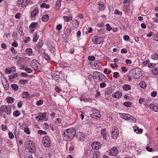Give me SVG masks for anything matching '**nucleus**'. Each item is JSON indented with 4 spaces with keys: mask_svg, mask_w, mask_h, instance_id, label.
I'll list each match as a JSON object with an SVG mask.
<instances>
[{
    "mask_svg": "<svg viewBox=\"0 0 158 158\" xmlns=\"http://www.w3.org/2000/svg\"><path fill=\"white\" fill-rule=\"evenodd\" d=\"M114 14L116 15H122V13L121 12L119 11L118 10L115 9L114 11Z\"/></svg>",
    "mask_w": 158,
    "mask_h": 158,
    "instance_id": "nucleus-52",
    "label": "nucleus"
},
{
    "mask_svg": "<svg viewBox=\"0 0 158 158\" xmlns=\"http://www.w3.org/2000/svg\"><path fill=\"white\" fill-rule=\"evenodd\" d=\"M106 29L108 31H110L112 29V28L110 27V26L109 24L107 23L106 24Z\"/></svg>",
    "mask_w": 158,
    "mask_h": 158,
    "instance_id": "nucleus-55",
    "label": "nucleus"
},
{
    "mask_svg": "<svg viewBox=\"0 0 158 158\" xmlns=\"http://www.w3.org/2000/svg\"><path fill=\"white\" fill-rule=\"evenodd\" d=\"M62 25L60 24L57 25L56 27V29L58 30H60L62 28Z\"/></svg>",
    "mask_w": 158,
    "mask_h": 158,
    "instance_id": "nucleus-63",
    "label": "nucleus"
},
{
    "mask_svg": "<svg viewBox=\"0 0 158 158\" xmlns=\"http://www.w3.org/2000/svg\"><path fill=\"white\" fill-rule=\"evenodd\" d=\"M128 120H131L133 122L135 123L136 122V119L133 116L129 115Z\"/></svg>",
    "mask_w": 158,
    "mask_h": 158,
    "instance_id": "nucleus-37",
    "label": "nucleus"
},
{
    "mask_svg": "<svg viewBox=\"0 0 158 158\" xmlns=\"http://www.w3.org/2000/svg\"><path fill=\"white\" fill-rule=\"evenodd\" d=\"M118 153V151L116 148L113 147L110 150L109 155L111 156H115Z\"/></svg>",
    "mask_w": 158,
    "mask_h": 158,
    "instance_id": "nucleus-11",
    "label": "nucleus"
},
{
    "mask_svg": "<svg viewBox=\"0 0 158 158\" xmlns=\"http://www.w3.org/2000/svg\"><path fill=\"white\" fill-rule=\"evenodd\" d=\"M92 41L94 44H97L102 43L103 39L101 37L94 36L92 39Z\"/></svg>",
    "mask_w": 158,
    "mask_h": 158,
    "instance_id": "nucleus-6",
    "label": "nucleus"
},
{
    "mask_svg": "<svg viewBox=\"0 0 158 158\" xmlns=\"http://www.w3.org/2000/svg\"><path fill=\"white\" fill-rule=\"evenodd\" d=\"M111 70L110 69L108 70L107 69H105L104 71V73L106 74H109L111 73Z\"/></svg>",
    "mask_w": 158,
    "mask_h": 158,
    "instance_id": "nucleus-49",
    "label": "nucleus"
},
{
    "mask_svg": "<svg viewBox=\"0 0 158 158\" xmlns=\"http://www.w3.org/2000/svg\"><path fill=\"white\" fill-rule=\"evenodd\" d=\"M100 113V112L98 110H93L90 112V115L92 118L97 119L101 117Z\"/></svg>",
    "mask_w": 158,
    "mask_h": 158,
    "instance_id": "nucleus-4",
    "label": "nucleus"
},
{
    "mask_svg": "<svg viewBox=\"0 0 158 158\" xmlns=\"http://www.w3.org/2000/svg\"><path fill=\"white\" fill-rule=\"evenodd\" d=\"M73 24L74 27L77 28L79 26V22L77 20H73Z\"/></svg>",
    "mask_w": 158,
    "mask_h": 158,
    "instance_id": "nucleus-24",
    "label": "nucleus"
},
{
    "mask_svg": "<svg viewBox=\"0 0 158 158\" xmlns=\"http://www.w3.org/2000/svg\"><path fill=\"white\" fill-rule=\"evenodd\" d=\"M42 142L43 145L46 147L49 148L51 145V141L48 136H45L43 138Z\"/></svg>",
    "mask_w": 158,
    "mask_h": 158,
    "instance_id": "nucleus-3",
    "label": "nucleus"
},
{
    "mask_svg": "<svg viewBox=\"0 0 158 158\" xmlns=\"http://www.w3.org/2000/svg\"><path fill=\"white\" fill-rule=\"evenodd\" d=\"M26 51L29 55H31V54L32 52V49L30 48L27 49Z\"/></svg>",
    "mask_w": 158,
    "mask_h": 158,
    "instance_id": "nucleus-57",
    "label": "nucleus"
},
{
    "mask_svg": "<svg viewBox=\"0 0 158 158\" xmlns=\"http://www.w3.org/2000/svg\"><path fill=\"white\" fill-rule=\"evenodd\" d=\"M77 139L80 141L83 142L85 139V135L82 132L78 133L76 135Z\"/></svg>",
    "mask_w": 158,
    "mask_h": 158,
    "instance_id": "nucleus-7",
    "label": "nucleus"
},
{
    "mask_svg": "<svg viewBox=\"0 0 158 158\" xmlns=\"http://www.w3.org/2000/svg\"><path fill=\"white\" fill-rule=\"evenodd\" d=\"M42 20L44 22H46L49 19V16L48 15H43L42 18Z\"/></svg>",
    "mask_w": 158,
    "mask_h": 158,
    "instance_id": "nucleus-28",
    "label": "nucleus"
},
{
    "mask_svg": "<svg viewBox=\"0 0 158 158\" xmlns=\"http://www.w3.org/2000/svg\"><path fill=\"white\" fill-rule=\"evenodd\" d=\"M29 2L28 0H22L21 4V6L22 7L24 8L27 5Z\"/></svg>",
    "mask_w": 158,
    "mask_h": 158,
    "instance_id": "nucleus-20",
    "label": "nucleus"
},
{
    "mask_svg": "<svg viewBox=\"0 0 158 158\" xmlns=\"http://www.w3.org/2000/svg\"><path fill=\"white\" fill-rule=\"evenodd\" d=\"M29 94L27 92H24L22 94V97L23 98H25L28 96Z\"/></svg>",
    "mask_w": 158,
    "mask_h": 158,
    "instance_id": "nucleus-44",
    "label": "nucleus"
},
{
    "mask_svg": "<svg viewBox=\"0 0 158 158\" xmlns=\"http://www.w3.org/2000/svg\"><path fill=\"white\" fill-rule=\"evenodd\" d=\"M123 88L124 91H127L131 89V87L129 85L125 84L123 86Z\"/></svg>",
    "mask_w": 158,
    "mask_h": 158,
    "instance_id": "nucleus-22",
    "label": "nucleus"
},
{
    "mask_svg": "<svg viewBox=\"0 0 158 158\" xmlns=\"http://www.w3.org/2000/svg\"><path fill=\"white\" fill-rule=\"evenodd\" d=\"M18 31L19 33L21 36H23L24 33L23 31L22 28L21 27H19L18 28Z\"/></svg>",
    "mask_w": 158,
    "mask_h": 158,
    "instance_id": "nucleus-25",
    "label": "nucleus"
},
{
    "mask_svg": "<svg viewBox=\"0 0 158 158\" xmlns=\"http://www.w3.org/2000/svg\"><path fill=\"white\" fill-rule=\"evenodd\" d=\"M34 35L33 41L36 42L39 38V35H37L36 33H35Z\"/></svg>",
    "mask_w": 158,
    "mask_h": 158,
    "instance_id": "nucleus-40",
    "label": "nucleus"
},
{
    "mask_svg": "<svg viewBox=\"0 0 158 158\" xmlns=\"http://www.w3.org/2000/svg\"><path fill=\"white\" fill-rule=\"evenodd\" d=\"M91 146L93 149L98 150L101 148V144L99 142H94L92 143Z\"/></svg>",
    "mask_w": 158,
    "mask_h": 158,
    "instance_id": "nucleus-8",
    "label": "nucleus"
},
{
    "mask_svg": "<svg viewBox=\"0 0 158 158\" xmlns=\"http://www.w3.org/2000/svg\"><path fill=\"white\" fill-rule=\"evenodd\" d=\"M151 58L152 59L156 60L158 59V56L157 54H155L152 55Z\"/></svg>",
    "mask_w": 158,
    "mask_h": 158,
    "instance_id": "nucleus-42",
    "label": "nucleus"
},
{
    "mask_svg": "<svg viewBox=\"0 0 158 158\" xmlns=\"http://www.w3.org/2000/svg\"><path fill=\"white\" fill-rule=\"evenodd\" d=\"M106 128L103 129L101 130V135L102 136L103 138L105 139H106Z\"/></svg>",
    "mask_w": 158,
    "mask_h": 158,
    "instance_id": "nucleus-23",
    "label": "nucleus"
},
{
    "mask_svg": "<svg viewBox=\"0 0 158 158\" xmlns=\"http://www.w3.org/2000/svg\"><path fill=\"white\" fill-rule=\"evenodd\" d=\"M11 70L10 69H6L5 70V72L7 74H9L11 73Z\"/></svg>",
    "mask_w": 158,
    "mask_h": 158,
    "instance_id": "nucleus-56",
    "label": "nucleus"
},
{
    "mask_svg": "<svg viewBox=\"0 0 158 158\" xmlns=\"http://www.w3.org/2000/svg\"><path fill=\"white\" fill-rule=\"evenodd\" d=\"M28 82V80H20L19 81V83L22 85H24L25 84L27 83Z\"/></svg>",
    "mask_w": 158,
    "mask_h": 158,
    "instance_id": "nucleus-41",
    "label": "nucleus"
},
{
    "mask_svg": "<svg viewBox=\"0 0 158 158\" xmlns=\"http://www.w3.org/2000/svg\"><path fill=\"white\" fill-rule=\"evenodd\" d=\"M12 89L14 91H17L18 89V85L15 84H12L11 85Z\"/></svg>",
    "mask_w": 158,
    "mask_h": 158,
    "instance_id": "nucleus-29",
    "label": "nucleus"
},
{
    "mask_svg": "<svg viewBox=\"0 0 158 158\" xmlns=\"http://www.w3.org/2000/svg\"><path fill=\"white\" fill-rule=\"evenodd\" d=\"M24 132L27 134H29L30 133L29 129L28 127H26L24 128Z\"/></svg>",
    "mask_w": 158,
    "mask_h": 158,
    "instance_id": "nucleus-50",
    "label": "nucleus"
},
{
    "mask_svg": "<svg viewBox=\"0 0 158 158\" xmlns=\"http://www.w3.org/2000/svg\"><path fill=\"white\" fill-rule=\"evenodd\" d=\"M118 131L117 127L113 126L112 127L111 136L112 138L114 139H117L118 136Z\"/></svg>",
    "mask_w": 158,
    "mask_h": 158,
    "instance_id": "nucleus-5",
    "label": "nucleus"
},
{
    "mask_svg": "<svg viewBox=\"0 0 158 158\" xmlns=\"http://www.w3.org/2000/svg\"><path fill=\"white\" fill-rule=\"evenodd\" d=\"M76 133L74 128H71L66 130L63 133L64 138L66 140H72L75 136Z\"/></svg>",
    "mask_w": 158,
    "mask_h": 158,
    "instance_id": "nucleus-1",
    "label": "nucleus"
},
{
    "mask_svg": "<svg viewBox=\"0 0 158 158\" xmlns=\"http://www.w3.org/2000/svg\"><path fill=\"white\" fill-rule=\"evenodd\" d=\"M61 4V3L60 1L58 0L56 2L55 6L56 7L59 8Z\"/></svg>",
    "mask_w": 158,
    "mask_h": 158,
    "instance_id": "nucleus-43",
    "label": "nucleus"
},
{
    "mask_svg": "<svg viewBox=\"0 0 158 158\" xmlns=\"http://www.w3.org/2000/svg\"><path fill=\"white\" fill-rule=\"evenodd\" d=\"M102 64L101 63L98 61H95L94 62V64H92V66L93 69H97L101 67Z\"/></svg>",
    "mask_w": 158,
    "mask_h": 158,
    "instance_id": "nucleus-10",
    "label": "nucleus"
},
{
    "mask_svg": "<svg viewBox=\"0 0 158 158\" xmlns=\"http://www.w3.org/2000/svg\"><path fill=\"white\" fill-rule=\"evenodd\" d=\"M12 45L14 47H17L18 46V43L15 41H14V42L12 43Z\"/></svg>",
    "mask_w": 158,
    "mask_h": 158,
    "instance_id": "nucleus-62",
    "label": "nucleus"
},
{
    "mask_svg": "<svg viewBox=\"0 0 158 158\" xmlns=\"http://www.w3.org/2000/svg\"><path fill=\"white\" fill-rule=\"evenodd\" d=\"M88 59L89 60L93 61L95 60V58L94 56H89L88 57Z\"/></svg>",
    "mask_w": 158,
    "mask_h": 158,
    "instance_id": "nucleus-59",
    "label": "nucleus"
},
{
    "mask_svg": "<svg viewBox=\"0 0 158 158\" xmlns=\"http://www.w3.org/2000/svg\"><path fill=\"white\" fill-rule=\"evenodd\" d=\"M38 26V23H31L29 26L30 29H33L35 27H37Z\"/></svg>",
    "mask_w": 158,
    "mask_h": 158,
    "instance_id": "nucleus-30",
    "label": "nucleus"
},
{
    "mask_svg": "<svg viewBox=\"0 0 158 158\" xmlns=\"http://www.w3.org/2000/svg\"><path fill=\"white\" fill-rule=\"evenodd\" d=\"M18 74L15 73L14 75H10L9 76V79L12 78V79H15L17 77Z\"/></svg>",
    "mask_w": 158,
    "mask_h": 158,
    "instance_id": "nucleus-48",
    "label": "nucleus"
},
{
    "mask_svg": "<svg viewBox=\"0 0 158 158\" xmlns=\"http://www.w3.org/2000/svg\"><path fill=\"white\" fill-rule=\"evenodd\" d=\"M43 101L42 100H40L37 101L36 102V104L37 106H40L43 104Z\"/></svg>",
    "mask_w": 158,
    "mask_h": 158,
    "instance_id": "nucleus-47",
    "label": "nucleus"
},
{
    "mask_svg": "<svg viewBox=\"0 0 158 158\" xmlns=\"http://www.w3.org/2000/svg\"><path fill=\"white\" fill-rule=\"evenodd\" d=\"M98 77V80L99 81H102V79L106 78V77L102 73H100Z\"/></svg>",
    "mask_w": 158,
    "mask_h": 158,
    "instance_id": "nucleus-46",
    "label": "nucleus"
},
{
    "mask_svg": "<svg viewBox=\"0 0 158 158\" xmlns=\"http://www.w3.org/2000/svg\"><path fill=\"white\" fill-rule=\"evenodd\" d=\"M4 112H5L8 115H10L11 113V109L10 107L7 106H2Z\"/></svg>",
    "mask_w": 158,
    "mask_h": 158,
    "instance_id": "nucleus-12",
    "label": "nucleus"
},
{
    "mask_svg": "<svg viewBox=\"0 0 158 158\" xmlns=\"http://www.w3.org/2000/svg\"><path fill=\"white\" fill-rule=\"evenodd\" d=\"M100 155V152L98 151L95 152L93 154V158H98V157Z\"/></svg>",
    "mask_w": 158,
    "mask_h": 158,
    "instance_id": "nucleus-35",
    "label": "nucleus"
},
{
    "mask_svg": "<svg viewBox=\"0 0 158 158\" xmlns=\"http://www.w3.org/2000/svg\"><path fill=\"white\" fill-rule=\"evenodd\" d=\"M20 114V113L18 110L15 111L13 113V115L15 117H17Z\"/></svg>",
    "mask_w": 158,
    "mask_h": 158,
    "instance_id": "nucleus-36",
    "label": "nucleus"
},
{
    "mask_svg": "<svg viewBox=\"0 0 158 158\" xmlns=\"http://www.w3.org/2000/svg\"><path fill=\"white\" fill-rule=\"evenodd\" d=\"M119 114L122 118L126 120H128L130 115L125 113H120Z\"/></svg>",
    "mask_w": 158,
    "mask_h": 158,
    "instance_id": "nucleus-19",
    "label": "nucleus"
},
{
    "mask_svg": "<svg viewBox=\"0 0 158 158\" xmlns=\"http://www.w3.org/2000/svg\"><path fill=\"white\" fill-rule=\"evenodd\" d=\"M39 13V10L37 8H35L31 12V17H35L36 15L38 14Z\"/></svg>",
    "mask_w": 158,
    "mask_h": 158,
    "instance_id": "nucleus-18",
    "label": "nucleus"
},
{
    "mask_svg": "<svg viewBox=\"0 0 158 158\" xmlns=\"http://www.w3.org/2000/svg\"><path fill=\"white\" fill-rule=\"evenodd\" d=\"M25 70L28 73H31L32 72V70L29 68H26Z\"/></svg>",
    "mask_w": 158,
    "mask_h": 158,
    "instance_id": "nucleus-58",
    "label": "nucleus"
},
{
    "mask_svg": "<svg viewBox=\"0 0 158 158\" xmlns=\"http://www.w3.org/2000/svg\"><path fill=\"white\" fill-rule=\"evenodd\" d=\"M71 32V30L69 28H67L64 31V34L63 35V37L65 39L69 38L70 33Z\"/></svg>",
    "mask_w": 158,
    "mask_h": 158,
    "instance_id": "nucleus-14",
    "label": "nucleus"
},
{
    "mask_svg": "<svg viewBox=\"0 0 158 158\" xmlns=\"http://www.w3.org/2000/svg\"><path fill=\"white\" fill-rule=\"evenodd\" d=\"M106 85V84L104 82H102L100 84V86L101 88L105 87Z\"/></svg>",
    "mask_w": 158,
    "mask_h": 158,
    "instance_id": "nucleus-61",
    "label": "nucleus"
},
{
    "mask_svg": "<svg viewBox=\"0 0 158 158\" xmlns=\"http://www.w3.org/2000/svg\"><path fill=\"white\" fill-rule=\"evenodd\" d=\"M38 133L40 135H41L42 134L46 135L47 134V132L46 131L40 130L38 131Z\"/></svg>",
    "mask_w": 158,
    "mask_h": 158,
    "instance_id": "nucleus-54",
    "label": "nucleus"
},
{
    "mask_svg": "<svg viewBox=\"0 0 158 158\" xmlns=\"http://www.w3.org/2000/svg\"><path fill=\"white\" fill-rule=\"evenodd\" d=\"M38 64L39 63L35 60H32L30 63L31 66L33 69L37 68Z\"/></svg>",
    "mask_w": 158,
    "mask_h": 158,
    "instance_id": "nucleus-13",
    "label": "nucleus"
},
{
    "mask_svg": "<svg viewBox=\"0 0 158 158\" xmlns=\"http://www.w3.org/2000/svg\"><path fill=\"white\" fill-rule=\"evenodd\" d=\"M99 6V9L101 11H103L106 7L105 4L103 2H98Z\"/></svg>",
    "mask_w": 158,
    "mask_h": 158,
    "instance_id": "nucleus-15",
    "label": "nucleus"
},
{
    "mask_svg": "<svg viewBox=\"0 0 158 158\" xmlns=\"http://www.w3.org/2000/svg\"><path fill=\"white\" fill-rule=\"evenodd\" d=\"M44 44V42L43 41L41 40L39 42L36 46V47L37 48H41Z\"/></svg>",
    "mask_w": 158,
    "mask_h": 158,
    "instance_id": "nucleus-32",
    "label": "nucleus"
},
{
    "mask_svg": "<svg viewBox=\"0 0 158 158\" xmlns=\"http://www.w3.org/2000/svg\"><path fill=\"white\" fill-rule=\"evenodd\" d=\"M5 81H2V84L3 86L6 90H7L9 89V84L8 81L6 79H5Z\"/></svg>",
    "mask_w": 158,
    "mask_h": 158,
    "instance_id": "nucleus-16",
    "label": "nucleus"
},
{
    "mask_svg": "<svg viewBox=\"0 0 158 158\" xmlns=\"http://www.w3.org/2000/svg\"><path fill=\"white\" fill-rule=\"evenodd\" d=\"M26 150L31 153H34L36 151L35 144L33 141H29L26 144Z\"/></svg>",
    "mask_w": 158,
    "mask_h": 158,
    "instance_id": "nucleus-2",
    "label": "nucleus"
},
{
    "mask_svg": "<svg viewBox=\"0 0 158 158\" xmlns=\"http://www.w3.org/2000/svg\"><path fill=\"white\" fill-rule=\"evenodd\" d=\"M46 117L45 113H43L41 114L39 116L36 117V119H38L39 120H42L44 119Z\"/></svg>",
    "mask_w": 158,
    "mask_h": 158,
    "instance_id": "nucleus-21",
    "label": "nucleus"
},
{
    "mask_svg": "<svg viewBox=\"0 0 158 158\" xmlns=\"http://www.w3.org/2000/svg\"><path fill=\"white\" fill-rule=\"evenodd\" d=\"M132 104V103L129 101L125 102L123 103V105L124 106L127 107H131Z\"/></svg>",
    "mask_w": 158,
    "mask_h": 158,
    "instance_id": "nucleus-33",
    "label": "nucleus"
},
{
    "mask_svg": "<svg viewBox=\"0 0 158 158\" xmlns=\"http://www.w3.org/2000/svg\"><path fill=\"white\" fill-rule=\"evenodd\" d=\"M64 19L66 22H69L72 20V17H68L67 16H64L63 17Z\"/></svg>",
    "mask_w": 158,
    "mask_h": 158,
    "instance_id": "nucleus-34",
    "label": "nucleus"
},
{
    "mask_svg": "<svg viewBox=\"0 0 158 158\" xmlns=\"http://www.w3.org/2000/svg\"><path fill=\"white\" fill-rule=\"evenodd\" d=\"M8 135L10 139H12L14 138V136L12 132L9 131L8 132Z\"/></svg>",
    "mask_w": 158,
    "mask_h": 158,
    "instance_id": "nucleus-60",
    "label": "nucleus"
},
{
    "mask_svg": "<svg viewBox=\"0 0 158 158\" xmlns=\"http://www.w3.org/2000/svg\"><path fill=\"white\" fill-rule=\"evenodd\" d=\"M100 74V73L97 71H95L93 72V74L94 76L95 77H98V78L99 77V76H100L99 75Z\"/></svg>",
    "mask_w": 158,
    "mask_h": 158,
    "instance_id": "nucleus-51",
    "label": "nucleus"
},
{
    "mask_svg": "<svg viewBox=\"0 0 158 158\" xmlns=\"http://www.w3.org/2000/svg\"><path fill=\"white\" fill-rule=\"evenodd\" d=\"M152 73L153 75H158V70L156 68L153 69H152Z\"/></svg>",
    "mask_w": 158,
    "mask_h": 158,
    "instance_id": "nucleus-26",
    "label": "nucleus"
},
{
    "mask_svg": "<svg viewBox=\"0 0 158 158\" xmlns=\"http://www.w3.org/2000/svg\"><path fill=\"white\" fill-rule=\"evenodd\" d=\"M93 153V150L89 148H87L85 150V154L87 156H91Z\"/></svg>",
    "mask_w": 158,
    "mask_h": 158,
    "instance_id": "nucleus-9",
    "label": "nucleus"
},
{
    "mask_svg": "<svg viewBox=\"0 0 158 158\" xmlns=\"http://www.w3.org/2000/svg\"><path fill=\"white\" fill-rule=\"evenodd\" d=\"M113 77H114L117 78L119 77V73L118 72H115L114 73Z\"/></svg>",
    "mask_w": 158,
    "mask_h": 158,
    "instance_id": "nucleus-53",
    "label": "nucleus"
},
{
    "mask_svg": "<svg viewBox=\"0 0 158 158\" xmlns=\"http://www.w3.org/2000/svg\"><path fill=\"white\" fill-rule=\"evenodd\" d=\"M157 95V93L156 91H153L151 93V95L153 97H155Z\"/></svg>",
    "mask_w": 158,
    "mask_h": 158,
    "instance_id": "nucleus-64",
    "label": "nucleus"
},
{
    "mask_svg": "<svg viewBox=\"0 0 158 158\" xmlns=\"http://www.w3.org/2000/svg\"><path fill=\"white\" fill-rule=\"evenodd\" d=\"M6 100L7 102L9 103H11L13 102V98L10 97H7Z\"/></svg>",
    "mask_w": 158,
    "mask_h": 158,
    "instance_id": "nucleus-38",
    "label": "nucleus"
},
{
    "mask_svg": "<svg viewBox=\"0 0 158 158\" xmlns=\"http://www.w3.org/2000/svg\"><path fill=\"white\" fill-rule=\"evenodd\" d=\"M41 8H44L46 9H48L50 7V6L48 4H46L45 3L41 4L40 5Z\"/></svg>",
    "mask_w": 158,
    "mask_h": 158,
    "instance_id": "nucleus-39",
    "label": "nucleus"
},
{
    "mask_svg": "<svg viewBox=\"0 0 158 158\" xmlns=\"http://www.w3.org/2000/svg\"><path fill=\"white\" fill-rule=\"evenodd\" d=\"M112 96L113 97L118 98L122 96V93L120 92H117L113 94Z\"/></svg>",
    "mask_w": 158,
    "mask_h": 158,
    "instance_id": "nucleus-17",
    "label": "nucleus"
},
{
    "mask_svg": "<svg viewBox=\"0 0 158 158\" xmlns=\"http://www.w3.org/2000/svg\"><path fill=\"white\" fill-rule=\"evenodd\" d=\"M130 3V0H124V2L123 3V4H125L127 6H129Z\"/></svg>",
    "mask_w": 158,
    "mask_h": 158,
    "instance_id": "nucleus-45",
    "label": "nucleus"
},
{
    "mask_svg": "<svg viewBox=\"0 0 158 158\" xmlns=\"http://www.w3.org/2000/svg\"><path fill=\"white\" fill-rule=\"evenodd\" d=\"M112 93V90L110 88H107L105 90V93L106 94L109 95Z\"/></svg>",
    "mask_w": 158,
    "mask_h": 158,
    "instance_id": "nucleus-27",
    "label": "nucleus"
},
{
    "mask_svg": "<svg viewBox=\"0 0 158 158\" xmlns=\"http://www.w3.org/2000/svg\"><path fill=\"white\" fill-rule=\"evenodd\" d=\"M139 85L141 88L143 89L145 88L146 86L145 82L143 81H141L139 83Z\"/></svg>",
    "mask_w": 158,
    "mask_h": 158,
    "instance_id": "nucleus-31",
    "label": "nucleus"
}]
</instances>
